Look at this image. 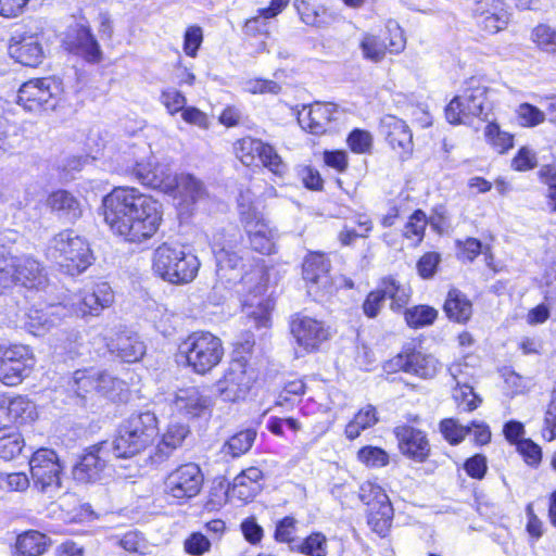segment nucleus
Segmentation results:
<instances>
[{
	"instance_id": "nucleus-1",
	"label": "nucleus",
	"mask_w": 556,
	"mask_h": 556,
	"mask_svg": "<svg viewBox=\"0 0 556 556\" xmlns=\"http://www.w3.org/2000/svg\"><path fill=\"white\" fill-rule=\"evenodd\" d=\"M105 223L129 242L151 238L162 220L161 204L132 187L114 188L102 200Z\"/></svg>"
},
{
	"instance_id": "nucleus-2",
	"label": "nucleus",
	"mask_w": 556,
	"mask_h": 556,
	"mask_svg": "<svg viewBox=\"0 0 556 556\" xmlns=\"http://www.w3.org/2000/svg\"><path fill=\"white\" fill-rule=\"evenodd\" d=\"M113 299L111 287L106 282H101L96 285L91 291L74 295L68 306L58 303L43 308H30L25 326L34 336H43L56 326L67 313L78 317L98 316L103 308L112 304Z\"/></svg>"
},
{
	"instance_id": "nucleus-3",
	"label": "nucleus",
	"mask_w": 556,
	"mask_h": 556,
	"mask_svg": "<svg viewBox=\"0 0 556 556\" xmlns=\"http://www.w3.org/2000/svg\"><path fill=\"white\" fill-rule=\"evenodd\" d=\"M157 433L155 414L150 410L136 412L119 424L114 440L109 444L116 458H131L149 447Z\"/></svg>"
},
{
	"instance_id": "nucleus-4",
	"label": "nucleus",
	"mask_w": 556,
	"mask_h": 556,
	"mask_svg": "<svg viewBox=\"0 0 556 556\" xmlns=\"http://www.w3.org/2000/svg\"><path fill=\"white\" fill-rule=\"evenodd\" d=\"M46 256L71 277L83 274L93 262L89 243L72 229L62 230L48 241Z\"/></svg>"
},
{
	"instance_id": "nucleus-5",
	"label": "nucleus",
	"mask_w": 556,
	"mask_h": 556,
	"mask_svg": "<svg viewBox=\"0 0 556 556\" xmlns=\"http://www.w3.org/2000/svg\"><path fill=\"white\" fill-rule=\"evenodd\" d=\"M200 268L197 255L181 245L163 243L153 253L152 269L163 280L170 283L192 281Z\"/></svg>"
},
{
	"instance_id": "nucleus-6",
	"label": "nucleus",
	"mask_w": 556,
	"mask_h": 556,
	"mask_svg": "<svg viewBox=\"0 0 556 556\" xmlns=\"http://www.w3.org/2000/svg\"><path fill=\"white\" fill-rule=\"evenodd\" d=\"M224 355L222 340L210 332H193L179 345V359L197 374L204 375L217 366Z\"/></svg>"
},
{
	"instance_id": "nucleus-7",
	"label": "nucleus",
	"mask_w": 556,
	"mask_h": 556,
	"mask_svg": "<svg viewBox=\"0 0 556 556\" xmlns=\"http://www.w3.org/2000/svg\"><path fill=\"white\" fill-rule=\"evenodd\" d=\"M243 235L232 224L216 229L211 237V249L216 260V274L220 279L228 281L236 276L227 277L228 270H239L243 267V250L241 249Z\"/></svg>"
},
{
	"instance_id": "nucleus-8",
	"label": "nucleus",
	"mask_w": 556,
	"mask_h": 556,
	"mask_svg": "<svg viewBox=\"0 0 556 556\" xmlns=\"http://www.w3.org/2000/svg\"><path fill=\"white\" fill-rule=\"evenodd\" d=\"M488 88L481 78L471 76L464 81L462 94L454 97L445 109L450 124L465 123L466 117H480L484 112Z\"/></svg>"
},
{
	"instance_id": "nucleus-9",
	"label": "nucleus",
	"mask_w": 556,
	"mask_h": 556,
	"mask_svg": "<svg viewBox=\"0 0 556 556\" xmlns=\"http://www.w3.org/2000/svg\"><path fill=\"white\" fill-rule=\"evenodd\" d=\"M361 501L368 507L367 523L379 536H387L393 520V507L384 490L372 482H365L359 490Z\"/></svg>"
},
{
	"instance_id": "nucleus-10",
	"label": "nucleus",
	"mask_w": 556,
	"mask_h": 556,
	"mask_svg": "<svg viewBox=\"0 0 556 556\" xmlns=\"http://www.w3.org/2000/svg\"><path fill=\"white\" fill-rule=\"evenodd\" d=\"M112 456L113 450L108 441L90 446L73 467L74 479L83 483L101 481L108 475Z\"/></svg>"
},
{
	"instance_id": "nucleus-11",
	"label": "nucleus",
	"mask_w": 556,
	"mask_h": 556,
	"mask_svg": "<svg viewBox=\"0 0 556 556\" xmlns=\"http://www.w3.org/2000/svg\"><path fill=\"white\" fill-rule=\"evenodd\" d=\"M34 363L27 345L0 346V381L7 386H17L29 375Z\"/></svg>"
},
{
	"instance_id": "nucleus-12",
	"label": "nucleus",
	"mask_w": 556,
	"mask_h": 556,
	"mask_svg": "<svg viewBox=\"0 0 556 556\" xmlns=\"http://www.w3.org/2000/svg\"><path fill=\"white\" fill-rule=\"evenodd\" d=\"M30 473L34 485L41 492H53L61 488L63 466L56 453L49 448H39L30 460Z\"/></svg>"
},
{
	"instance_id": "nucleus-13",
	"label": "nucleus",
	"mask_w": 556,
	"mask_h": 556,
	"mask_svg": "<svg viewBox=\"0 0 556 556\" xmlns=\"http://www.w3.org/2000/svg\"><path fill=\"white\" fill-rule=\"evenodd\" d=\"M203 482L204 475L198 464H182L166 477L165 492L179 502H187L200 493Z\"/></svg>"
},
{
	"instance_id": "nucleus-14",
	"label": "nucleus",
	"mask_w": 556,
	"mask_h": 556,
	"mask_svg": "<svg viewBox=\"0 0 556 556\" xmlns=\"http://www.w3.org/2000/svg\"><path fill=\"white\" fill-rule=\"evenodd\" d=\"M62 91L61 83L54 78L46 77L31 79L23 84L18 90L17 103L28 112H40L41 110L53 109L51 99Z\"/></svg>"
},
{
	"instance_id": "nucleus-15",
	"label": "nucleus",
	"mask_w": 556,
	"mask_h": 556,
	"mask_svg": "<svg viewBox=\"0 0 556 556\" xmlns=\"http://www.w3.org/2000/svg\"><path fill=\"white\" fill-rule=\"evenodd\" d=\"M253 380L245 357L239 356L230 362L224 377L218 381V391L225 401L236 402L245 397Z\"/></svg>"
},
{
	"instance_id": "nucleus-16",
	"label": "nucleus",
	"mask_w": 556,
	"mask_h": 556,
	"mask_svg": "<svg viewBox=\"0 0 556 556\" xmlns=\"http://www.w3.org/2000/svg\"><path fill=\"white\" fill-rule=\"evenodd\" d=\"M290 331L296 344L308 353L318 350L330 338L329 327L323 321L300 313L291 317Z\"/></svg>"
},
{
	"instance_id": "nucleus-17",
	"label": "nucleus",
	"mask_w": 556,
	"mask_h": 556,
	"mask_svg": "<svg viewBox=\"0 0 556 556\" xmlns=\"http://www.w3.org/2000/svg\"><path fill=\"white\" fill-rule=\"evenodd\" d=\"M235 150L238 159L245 165L252 164L257 156L262 164L276 175H282L287 169L276 150L260 139L242 138L237 141Z\"/></svg>"
},
{
	"instance_id": "nucleus-18",
	"label": "nucleus",
	"mask_w": 556,
	"mask_h": 556,
	"mask_svg": "<svg viewBox=\"0 0 556 556\" xmlns=\"http://www.w3.org/2000/svg\"><path fill=\"white\" fill-rule=\"evenodd\" d=\"M400 452L407 458L424 463L430 455L427 433L409 425L396 426L393 430Z\"/></svg>"
},
{
	"instance_id": "nucleus-19",
	"label": "nucleus",
	"mask_w": 556,
	"mask_h": 556,
	"mask_svg": "<svg viewBox=\"0 0 556 556\" xmlns=\"http://www.w3.org/2000/svg\"><path fill=\"white\" fill-rule=\"evenodd\" d=\"M471 11L477 23L490 34L504 29L510 20V13L501 0H478Z\"/></svg>"
},
{
	"instance_id": "nucleus-20",
	"label": "nucleus",
	"mask_w": 556,
	"mask_h": 556,
	"mask_svg": "<svg viewBox=\"0 0 556 556\" xmlns=\"http://www.w3.org/2000/svg\"><path fill=\"white\" fill-rule=\"evenodd\" d=\"M170 403L172 410L185 418L200 417L212 405L210 396L198 387L177 390Z\"/></svg>"
},
{
	"instance_id": "nucleus-21",
	"label": "nucleus",
	"mask_w": 556,
	"mask_h": 556,
	"mask_svg": "<svg viewBox=\"0 0 556 556\" xmlns=\"http://www.w3.org/2000/svg\"><path fill=\"white\" fill-rule=\"evenodd\" d=\"M396 366L404 372L422 379L433 378L440 369V364L434 356L410 348H405L397 355Z\"/></svg>"
},
{
	"instance_id": "nucleus-22",
	"label": "nucleus",
	"mask_w": 556,
	"mask_h": 556,
	"mask_svg": "<svg viewBox=\"0 0 556 556\" xmlns=\"http://www.w3.org/2000/svg\"><path fill=\"white\" fill-rule=\"evenodd\" d=\"M248 214V213H244ZM243 226L249 237L252 249L261 254L269 255L276 252V235L265 220L263 215L258 217H249Z\"/></svg>"
},
{
	"instance_id": "nucleus-23",
	"label": "nucleus",
	"mask_w": 556,
	"mask_h": 556,
	"mask_svg": "<svg viewBox=\"0 0 556 556\" xmlns=\"http://www.w3.org/2000/svg\"><path fill=\"white\" fill-rule=\"evenodd\" d=\"M380 134L392 149L410 152L413 149V135L407 124L394 115H386L380 121Z\"/></svg>"
},
{
	"instance_id": "nucleus-24",
	"label": "nucleus",
	"mask_w": 556,
	"mask_h": 556,
	"mask_svg": "<svg viewBox=\"0 0 556 556\" xmlns=\"http://www.w3.org/2000/svg\"><path fill=\"white\" fill-rule=\"evenodd\" d=\"M46 205L59 218H64L71 223L76 222L83 215L80 201L65 189L51 192L46 200Z\"/></svg>"
},
{
	"instance_id": "nucleus-25",
	"label": "nucleus",
	"mask_w": 556,
	"mask_h": 556,
	"mask_svg": "<svg viewBox=\"0 0 556 556\" xmlns=\"http://www.w3.org/2000/svg\"><path fill=\"white\" fill-rule=\"evenodd\" d=\"M336 113V105L332 103H315L308 109L304 108L299 113L298 121L304 129L309 132L318 135L324 134L327 127L333 119Z\"/></svg>"
},
{
	"instance_id": "nucleus-26",
	"label": "nucleus",
	"mask_w": 556,
	"mask_h": 556,
	"mask_svg": "<svg viewBox=\"0 0 556 556\" xmlns=\"http://www.w3.org/2000/svg\"><path fill=\"white\" fill-rule=\"evenodd\" d=\"M190 433L189 427L180 422H172L162 435L161 441L150 456L153 464H162L173 454L175 450L182 445Z\"/></svg>"
},
{
	"instance_id": "nucleus-27",
	"label": "nucleus",
	"mask_w": 556,
	"mask_h": 556,
	"mask_svg": "<svg viewBox=\"0 0 556 556\" xmlns=\"http://www.w3.org/2000/svg\"><path fill=\"white\" fill-rule=\"evenodd\" d=\"M112 353L126 363H135L146 354V344L137 333L121 332L109 344Z\"/></svg>"
},
{
	"instance_id": "nucleus-28",
	"label": "nucleus",
	"mask_w": 556,
	"mask_h": 556,
	"mask_svg": "<svg viewBox=\"0 0 556 556\" xmlns=\"http://www.w3.org/2000/svg\"><path fill=\"white\" fill-rule=\"evenodd\" d=\"M12 269L13 281L20 282L25 287L33 288L41 282L43 267L31 256L14 257L9 261Z\"/></svg>"
},
{
	"instance_id": "nucleus-29",
	"label": "nucleus",
	"mask_w": 556,
	"mask_h": 556,
	"mask_svg": "<svg viewBox=\"0 0 556 556\" xmlns=\"http://www.w3.org/2000/svg\"><path fill=\"white\" fill-rule=\"evenodd\" d=\"M10 55L16 63L26 67H36L40 64L43 56L42 48L34 37L23 38L22 40L10 45Z\"/></svg>"
},
{
	"instance_id": "nucleus-30",
	"label": "nucleus",
	"mask_w": 556,
	"mask_h": 556,
	"mask_svg": "<svg viewBox=\"0 0 556 556\" xmlns=\"http://www.w3.org/2000/svg\"><path fill=\"white\" fill-rule=\"evenodd\" d=\"M71 51L81 56L90 64L98 63L102 59V51L97 39L91 33V29L84 25L77 28Z\"/></svg>"
},
{
	"instance_id": "nucleus-31",
	"label": "nucleus",
	"mask_w": 556,
	"mask_h": 556,
	"mask_svg": "<svg viewBox=\"0 0 556 556\" xmlns=\"http://www.w3.org/2000/svg\"><path fill=\"white\" fill-rule=\"evenodd\" d=\"M330 261L323 253H309L302 267V275L304 280L315 285H327L329 281Z\"/></svg>"
},
{
	"instance_id": "nucleus-32",
	"label": "nucleus",
	"mask_w": 556,
	"mask_h": 556,
	"mask_svg": "<svg viewBox=\"0 0 556 556\" xmlns=\"http://www.w3.org/2000/svg\"><path fill=\"white\" fill-rule=\"evenodd\" d=\"M0 408L7 410L9 419L15 424H26L35 418L34 404L23 396H0Z\"/></svg>"
},
{
	"instance_id": "nucleus-33",
	"label": "nucleus",
	"mask_w": 556,
	"mask_h": 556,
	"mask_svg": "<svg viewBox=\"0 0 556 556\" xmlns=\"http://www.w3.org/2000/svg\"><path fill=\"white\" fill-rule=\"evenodd\" d=\"M50 543L51 540L46 534L29 530L17 536L16 551L20 556H41Z\"/></svg>"
},
{
	"instance_id": "nucleus-34",
	"label": "nucleus",
	"mask_w": 556,
	"mask_h": 556,
	"mask_svg": "<svg viewBox=\"0 0 556 556\" xmlns=\"http://www.w3.org/2000/svg\"><path fill=\"white\" fill-rule=\"evenodd\" d=\"M443 308L446 316L457 323L467 321L472 313L471 302L457 289L448 291Z\"/></svg>"
},
{
	"instance_id": "nucleus-35",
	"label": "nucleus",
	"mask_w": 556,
	"mask_h": 556,
	"mask_svg": "<svg viewBox=\"0 0 556 556\" xmlns=\"http://www.w3.org/2000/svg\"><path fill=\"white\" fill-rule=\"evenodd\" d=\"M140 175L143 178V186L166 191L174 189L179 178L168 165L159 163H155L152 174L147 173L143 175L140 173Z\"/></svg>"
},
{
	"instance_id": "nucleus-36",
	"label": "nucleus",
	"mask_w": 556,
	"mask_h": 556,
	"mask_svg": "<svg viewBox=\"0 0 556 556\" xmlns=\"http://www.w3.org/2000/svg\"><path fill=\"white\" fill-rule=\"evenodd\" d=\"M256 439L254 429L242 430L230 437L223 445L222 452L231 458L240 457L248 453Z\"/></svg>"
},
{
	"instance_id": "nucleus-37",
	"label": "nucleus",
	"mask_w": 556,
	"mask_h": 556,
	"mask_svg": "<svg viewBox=\"0 0 556 556\" xmlns=\"http://www.w3.org/2000/svg\"><path fill=\"white\" fill-rule=\"evenodd\" d=\"M404 316L410 328L418 329L432 325L438 317V311L428 305H416L406 308Z\"/></svg>"
},
{
	"instance_id": "nucleus-38",
	"label": "nucleus",
	"mask_w": 556,
	"mask_h": 556,
	"mask_svg": "<svg viewBox=\"0 0 556 556\" xmlns=\"http://www.w3.org/2000/svg\"><path fill=\"white\" fill-rule=\"evenodd\" d=\"M291 549L306 556H326L327 539L321 532H313L299 544L292 545Z\"/></svg>"
},
{
	"instance_id": "nucleus-39",
	"label": "nucleus",
	"mask_w": 556,
	"mask_h": 556,
	"mask_svg": "<svg viewBox=\"0 0 556 556\" xmlns=\"http://www.w3.org/2000/svg\"><path fill=\"white\" fill-rule=\"evenodd\" d=\"M294 7L301 16V20L311 26H320L324 23L326 10L311 0H295Z\"/></svg>"
},
{
	"instance_id": "nucleus-40",
	"label": "nucleus",
	"mask_w": 556,
	"mask_h": 556,
	"mask_svg": "<svg viewBox=\"0 0 556 556\" xmlns=\"http://www.w3.org/2000/svg\"><path fill=\"white\" fill-rule=\"evenodd\" d=\"M24 446V440L17 432L7 433L0 429V457L4 460H11L21 454Z\"/></svg>"
},
{
	"instance_id": "nucleus-41",
	"label": "nucleus",
	"mask_w": 556,
	"mask_h": 556,
	"mask_svg": "<svg viewBox=\"0 0 556 556\" xmlns=\"http://www.w3.org/2000/svg\"><path fill=\"white\" fill-rule=\"evenodd\" d=\"M440 431L451 444L460 443L466 435L471 433V427L460 425L456 419L447 418L440 422Z\"/></svg>"
},
{
	"instance_id": "nucleus-42",
	"label": "nucleus",
	"mask_w": 556,
	"mask_h": 556,
	"mask_svg": "<svg viewBox=\"0 0 556 556\" xmlns=\"http://www.w3.org/2000/svg\"><path fill=\"white\" fill-rule=\"evenodd\" d=\"M357 458L367 467L380 468L389 464V454L381 447L367 445L357 452Z\"/></svg>"
},
{
	"instance_id": "nucleus-43",
	"label": "nucleus",
	"mask_w": 556,
	"mask_h": 556,
	"mask_svg": "<svg viewBox=\"0 0 556 556\" xmlns=\"http://www.w3.org/2000/svg\"><path fill=\"white\" fill-rule=\"evenodd\" d=\"M532 39L542 50L556 54V31L548 25L536 26L532 31Z\"/></svg>"
},
{
	"instance_id": "nucleus-44",
	"label": "nucleus",
	"mask_w": 556,
	"mask_h": 556,
	"mask_svg": "<svg viewBox=\"0 0 556 556\" xmlns=\"http://www.w3.org/2000/svg\"><path fill=\"white\" fill-rule=\"evenodd\" d=\"M454 397L459 401V406L466 412L475 410L482 402V400L473 392L471 386L457 381L454 392Z\"/></svg>"
},
{
	"instance_id": "nucleus-45",
	"label": "nucleus",
	"mask_w": 556,
	"mask_h": 556,
	"mask_svg": "<svg viewBox=\"0 0 556 556\" xmlns=\"http://www.w3.org/2000/svg\"><path fill=\"white\" fill-rule=\"evenodd\" d=\"M97 374L93 370H76L73 376L72 389L84 397L86 393L96 391Z\"/></svg>"
},
{
	"instance_id": "nucleus-46",
	"label": "nucleus",
	"mask_w": 556,
	"mask_h": 556,
	"mask_svg": "<svg viewBox=\"0 0 556 556\" xmlns=\"http://www.w3.org/2000/svg\"><path fill=\"white\" fill-rule=\"evenodd\" d=\"M485 137L500 153H504L513 147V136L508 132L502 131L497 124L490 123L486 126Z\"/></svg>"
},
{
	"instance_id": "nucleus-47",
	"label": "nucleus",
	"mask_w": 556,
	"mask_h": 556,
	"mask_svg": "<svg viewBox=\"0 0 556 556\" xmlns=\"http://www.w3.org/2000/svg\"><path fill=\"white\" fill-rule=\"evenodd\" d=\"M361 46L364 56L372 61L381 60L389 50L386 40H380L376 36H366Z\"/></svg>"
},
{
	"instance_id": "nucleus-48",
	"label": "nucleus",
	"mask_w": 556,
	"mask_h": 556,
	"mask_svg": "<svg viewBox=\"0 0 556 556\" xmlns=\"http://www.w3.org/2000/svg\"><path fill=\"white\" fill-rule=\"evenodd\" d=\"M427 225L426 214L421 210L415 211L405 225L404 236L416 238V243L421 242Z\"/></svg>"
},
{
	"instance_id": "nucleus-49",
	"label": "nucleus",
	"mask_w": 556,
	"mask_h": 556,
	"mask_svg": "<svg viewBox=\"0 0 556 556\" xmlns=\"http://www.w3.org/2000/svg\"><path fill=\"white\" fill-rule=\"evenodd\" d=\"M255 289H256L257 294H254L253 299H251V300H248V299L244 300L243 308L247 312L248 316H251L256 320L257 326L266 327L267 323L269 321L268 312L263 308H261L260 312L253 309V307L255 305L256 306L262 305V299H260L258 295L264 291V287L260 285Z\"/></svg>"
},
{
	"instance_id": "nucleus-50",
	"label": "nucleus",
	"mask_w": 556,
	"mask_h": 556,
	"mask_svg": "<svg viewBox=\"0 0 556 556\" xmlns=\"http://www.w3.org/2000/svg\"><path fill=\"white\" fill-rule=\"evenodd\" d=\"M175 188L185 192L192 201L200 199L204 193L202 182L190 174L179 175Z\"/></svg>"
},
{
	"instance_id": "nucleus-51",
	"label": "nucleus",
	"mask_w": 556,
	"mask_h": 556,
	"mask_svg": "<svg viewBox=\"0 0 556 556\" xmlns=\"http://www.w3.org/2000/svg\"><path fill=\"white\" fill-rule=\"evenodd\" d=\"M288 2L289 0H271L269 7L260 10V16L251 18L247 22V31L250 33L257 30L258 24L261 23V17L266 20L276 16L282 11L283 8H286Z\"/></svg>"
},
{
	"instance_id": "nucleus-52",
	"label": "nucleus",
	"mask_w": 556,
	"mask_h": 556,
	"mask_svg": "<svg viewBox=\"0 0 556 556\" xmlns=\"http://www.w3.org/2000/svg\"><path fill=\"white\" fill-rule=\"evenodd\" d=\"M348 143L355 153H368L372 146V136L369 131L354 129L348 137Z\"/></svg>"
},
{
	"instance_id": "nucleus-53",
	"label": "nucleus",
	"mask_w": 556,
	"mask_h": 556,
	"mask_svg": "<svg viewBox=\"0 0 556 556\" xmlns=\"http://www.w3.org/2000/svg\"><path fill=\"white\" fill-rule=\"evenodd\" d=\"M516 446L528 465L536 466L541 463L542 450L531 439H522Z\"/></svg>"
},
{
	"instance_id": "nucleus-54",
	"label": "nucleus",
	"mask_w": 556,
	"mask_h": 556,
	"mask_svg": "<svg viewBox=\"0 0 556 556\" xmlns=\"http://www.w3.org/2000/svg\"><path fill=\"white\" fill-rule=\"evenodd\" d=\"M387 29L389 33V37L386 38L384 40L389 47V51L391 53H399L405 48L406 43L403 29L394 21L388 22Z\"/></svg>"
},
{
	"instance_id": "nucleus-55",
	"label": "nucleus",
	"mask_w": 556,
	"mask_h": 556,
	"mask_svg": "<svg viewBox=\"0 0 556 556\" xmlns=\"http://www.w3.org/2000/svg\"><path fill=\"white\" fill-rule=\"evenodd\" d=\"M29 486V479L24 472H0V488L9 491H25Z\"/></svg>"
},
{
	"instance_id": "nucleus-56",
	"label": "nucleus",
	"mask_w": 556,
	"mask_h": 556,
	"mask_svg": "<svg viewBox=\"0 0 556 556\" xmlns=\"http://www.w3.org/2000/svg\"><path fill=\"white\" fill-rule=\"evenodd\" d=\"M238 208L240 220L244 224L248 219H245V214L250 215L249 217H258L263 215L258 210L257 205L253 201V194L250 190L241 191L238 198Z\"/></svg>"
},
{
	"instance_id": "nucleus-57",
	"label": "nucleus",
	"mask_w": 556,
	"mask_h": 556,
	"mask_svg": "<svg viewBox=\"0 0 556 556\" xmlns=\"http://www.w3.org/2000/svg\"><path fill=\"white\" fill-rule=\"evenodd\" d=\"M161 101L167 109L168 113L172 115L181 110L184 111L186 105L185 96L180 91L173 88H168L162 92Z\"/></svg>"
},
{
	"instance_id": "nucleus-58",
	"label": "nucleus",
	"mask_w": 556,
	"mask_h": 556,
	"mask_svg": "<svg viewBox=\"0 0 556 556\" xmlns=\"http://www.w3.org/2000/svg\"><path fill=\"white\" fill-rule=\"evenodd\" d=\"M203 41V31L200 26L193 25L187 28L184 37V50L187 55L195 56Z\"/></svg>"
},
{
	"instance_id": "nucleus-59",
	"label": "nucleus",
	"mask_w": 556,
	"mask_h": 556,
	"mask_svg": "<svg viewBox=\"0 0 556 556\" xmlns=\"http://www.w3.org/2000/svg\"><path fill=\"white\" fill-rule=\"evenodd\" d=\"M542 434L547 441L556 438V390L552 392V399L545 413Z\"/></svg>"
},
{
	"instance_id": "nucleus-60",
	"label": "nucleus",
	"mask_w": 556,
	"mask_h": 556,
	"mask_svg": "<svg viewBox=\"0 0 556 556\" xmlns=\"http://www.w3.org/2000/svg\"><path fill=\"white\" fill-rule=\"evenodd\" d=\"M440 254L435 252H428L424 254L417 262V270L421 278H432L437 271L440 263Z\"/></svg>"
},
{
	"instance_id": "nucleus-61",
	"label": "nucleus",
	"mask_w": 556,
	"mask_h": 556,
	"mask_svg": "<svg viewBox=\"0 0 556 556\" xmlns=\"http://www.w3.org/2000/svg\"><path fill=\"white\" fill-rule=\"evenodd\" d=\"M518 115L527 126H536L544 122L546 111H542L539 108L522 103L519 105Z\"/></svg>"
},
{
	"instance_id": "nucleus-62",
	"label": "nucleus",
	"mask_w": 556,
	"mask_h": 556,
	"mask_svg": "<svg viewBox=\"0 0 556 556\" xmlns=\"http://www.w3.org/2000/svg\"><path fill=\"white\" fill-rule=\"evenodd\" d=\"M211 547L208 539L200 532L192 533L185 541V551L193 556H201Z\"/></svg>"
},
{
	"instance_id": "nucleus-63",
	"label": "nucleus",
	"mask_w": 556,
	"mask_h": 556,
	"mask_svg": "<svg viewBox=\"0 0 556 556\" xmlns=\"http://www.w3.org/2000/svg\"><path fill=\"white\" fill-rule=\"evenodd\" d=\"M464 469L471 478L482 479L488 469L485 456L481 454L473 455L465 462Z\"/></svg>"
},
{
	"instance_id": "nucleus-64",
	"label": "nucleus",
	"mask_w": 556,
	"mask_h": 556,
	"mask_svg": "<svg viewBox=\"0 0 556 556\" xmlns=\"http://www.w3.org/2000/svg\"><path fill=\"white\" fill-rule=\"evenodd\" d=\"M511 166L514 169L519 172L534 168L536 166L535 153L528 148H521L513 159Z\"/></svg>"
}]
</instances>
